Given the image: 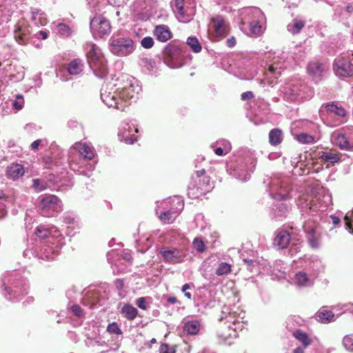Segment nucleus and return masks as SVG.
Listing matches in <instances>:
<instances>
[{"mask_svg":"<svg viewBox=\"0 0 353 353\" xmlns=\"http://www.w3.org/2000/svg\"><path fill=\"white\" fill-rule=\"evenodd\" d=\"M16 41L21 45L27 43L30 38V26L26 21H20L15 26L14 31Z\"/></svg>","mask_w":353,"mask_h":353,"instance_id":"nucleus-9","label":"nucleus"},{"mask_svg":"<svg viewBox=\"0 0 353 353\" xmlns=\"http://www.w3.org/2000/svg\"><path fill=\"white\" fill-rule=\"evenodd\" d=\"M153 35L161 42H166L172 37V33L165 25L157 26L153 30Z\"/></svg>","mask_w":353,"mask_h":353,"instance_id":"nucleus-12","label":"nucleus"},{"mask_svg":"<svg viewBox=\"0 0 353 353\" xmlns=\"http://www.w3.org/2000/svg\"><path fill=\"white\" fill-rule=\"evenodd\" d=\"M176 345L162 343L159 347V353H176Z\"/></svg>","mask_w":353,"mask_h":353,"instance_id":"nucleus-38","label":"nucleus"},{"mask_svg":"<svg viewBox=\"0 0 353 353\" xmlns=\"http://www.w3.org/2000/svg\"><path fill=\"white\" fill-rule=\"evenodd\" d=\"M34 234L40 240L43 241L46 240L50 236L51 231L49 229L46 228L44 226L40 225L36 228Z\"/></svg>","mask_w":353,"mask_h":353,"instance_id":"nucleus-27","label":"nucleus"},{"mask_svg":"<svg viewBox=\"0 0 353 353\" xmlns=\"http://www.w3.org/2000/svg\"><path fill=\"white\" fill-rule=\"evenodd\" d=\"M308 74L314 78H321L323 73L326 71L325 64L318 61H311L307 68Z\"/></svg>","mask_w":353,"mask_h":353,"instance_id":"nucleus-13","label":"nucleus"},{"mask_svg":"<svg viewBox=\"0 0 353 353\" xmlns=\"http://www.w3.org/2000/svg\"><path fill=\"white\" fill-rule=\"evenodd\" d=\"M39 10H32V19L33 21H36L37 19V16L39 13Z\"/></svg>","mask_w":353,"mask_h":353,"instance_id":"nucleus-60","label":"nucleus"},{"mask_svg":"<svg viewBox=\"0 0 353 353\" xmlns=\"http://www.w3.org/2000/svg\"><path fill=\"white\" fill-rule=\"evenodd\" d=\"M212 188L211 178L209 176H204L197 180L192 179V181L188 185V196L192 199H199L209 192Z\"/></svg>","mask_w":353,"mask_h":353,"instance_id":"nucleus-2","label":"nucleus"},{"mask_svg":"<svg viewBox=\"0 0 353 353\" xmlns=\"http://www.w3.org/2000/svg\"><path fill=\"white\" fill-rule=\"evenodd\" d=\"M163 54L167 59L172 61L180 54V48L174 43L170 42L164 48Z\"/></svg>","mask_w":353,"mask_h":353,"instance_id":"nucleus-17","label":"nucleus"},{"mask_svg":"<svg viewBox=\"0 0 353 353\" xmlns=\"http://www.w3.org/2000/svg\"><path fill=\"white\" fill-rule=\"evenodd\" d=\"M343 343L347 349L353 351V336H345L343 338Z\"/></svg>","mask_w":353,"mask_h":353,"instance_id":"nucleus-48","label":"nucleus"},{"mask_svg":"<svg viewBox=\"0 0 353 353\" xmlns=\"http://www.w3.org/2000/svg\"><path fill=\"white\" fill-rule=\"evenodd\" d=\"M250 33L255 36L259 37L263 33V28L261 25V21L259 19L253 20L250 23Z\"/></svg>","mask_w":353,"mask_h":353,"instance_id":"nucleus-25","label":"nucleus"},{"mask_svg":"<svg viewBox=\"0 0 353 353\" xmlns=\"http://www.w3.org/2000/svg\"><path fill=\"white\" fill-rule=\"evenodd\" d=\"M23 167L19 163H12L7 168L6 176L8 179L16 180L24 174Z\"/></svg>","mask_w":353,"mask_h":353,"instance_id":"nucleus-15","label":"nucleus"},{"mask_svg":"<svg viewBox=\"0 0 353 353\" xmlns=\"http://www.w3.org/2000/svg\"><path fill=\"white\" fill-rule=\"evenodd\" d=\"M193 246L199 252H203L205 250V245L200 238H195L193 241Z\"/></svg>","mask_w":353,"mask_h":353,"instance_id":"nucleus-39","label":"nucleus"},{"mask_svg":"<svg viewBox=\"0 0 353 353\" xmlns=\"http://www.w3.org/2000/svg\"><path fill=\"white\" fill-rule=\"evenodd\" d=\"M137 304L138 307L142 310H146L147 309V304L145 302V299L144 297H141L137 299Z\"/></svg>","mask_w":353,"mask_h":353,"instance_id":"nucleus-52","label":"nucleus"},{"mask_svg":"<svg viewBox=\"0 0 353 353\" xmlns=\"http://www.w3.org/2000/svg\"><path fill=\"white\" fill-rule=\"evenodd\" d=\"M334 141L336 145H338L341 149H348L349 148V141L347 138L341 134H337L334 137Z\"/></svg>","mask_w":353,"mask_h":353,"instance_id":"nucleus-29","label":"nucleus"},{"mask_svg":"<svg viewBox=\"0 0 353 353\" xmlns=\"http://www.w3.org/2000/svg\"><path fill=\"white\" fill-rule=\"evenodd\" d=\"M32 187L38 191H42L46 188V185L41 184V180L39 179H34L32 180Z\"/></svg>","mask_w":353,"mask_h":353,"instance_id":"nucleus-49","label":"nucleus"},{"mask_svg":"<svg viewBox=\"0 0 353 353\" xmlns=\"http://www.w3.org/2000/svg\"><path fill=\"white\" fill-rule=\"evenodd\" d=\"M187 44L194 52H199L201 50V46L196 37H188Z\"/></svg>","mask_w":353,"mask_h":353,"instance_id":"nucleus-31","label":"nucleus"},{"mask_svg":"<svg viewBox=\"0 0 353 353\" xmlns=\"http://www.w3.org/2000/svg\"><path fill=\"white\" fill-rule=\"evenodd\" d=\"M200 323L196 320L188 321L185 323L183 330L190 335H196L200 330Z\"/></svg>","mask_w":353,"mask_h":353,"instance_id":"nucleus-20","label":"nucleus"},{"mask_svg":"<svg viewBox=\"0 0 353 353\" xmlns=\"http://www.w3.org/2000/svg\"><path fill=\"white\" fill-rule=\"evenodd\" d=\"M319 234H317L314 229H312L309 232L308 243L313 248H316L319 245Z\"/></svg>","mask_w":353,"mask_h":353,"instance_id":"nucleus-28","label":"nucleus"},{"mask_svg":"<svg viewBox=\"0 0 353 353\" xmlns=\"http://www.w3.org/2000/svg\"><path fill=\"white\" fill-rule=\"evenodd\" d=\"M242 100H250L254 98V94L251 91H247L241 94Z\"/></svg>","mask_w":353,"mask_h":353,"instance_id":"nucleus-54","label":"nucleus"},{"mask_svg":"<svg viewBox=\"0 0 353 353\" xmlns=\"http://www.w3.org/2000/svg\"><path fill=\"white\" fill-rule=\"evenodd\" d=\"M71 310L74 314L77 316H81L83 314V310L81 307L78 305H74L71 307Z\"/></svg>","mask_w":353,"mask_h":353,"instance_id":"nucleus-51","label":"nucleus"},{"mask_svg":"<svg viewBox=\"0 0 353 353\" xmlns=\"http://www.w3.org/2000/svg\"><path fill=\"white\" fill-rule=\"evenodd\" d=\"M319 321L322 323H330L334 318V314L331 311L323 310L317 314Z\"/></svg>","mask_w":353,"mask_h":353,"instance_id":"nucleus-26","label":"nucleus"},{"mask_svg":"<svg viewBox=\"0 0 353 353\" xmlns=\"http://www.w3.org/2000/svg\"><path fill=\"white\" fill-rule=\"evenodd\" d=\"M61 200L54 194H45L41 199L39 207L43 216L50 217L56 211Z\"/></svg>","mask_w":353,"mask_h":353,"instance_id":"nucleus-5","label":"nucleus"},{"mask_svg":"<svg viewBox=\"0 0 353 353\" xmlns=\"http://www.w3.org/2000/svg\"><path fill=\"white\" fill-rule=\"evenodd\" d=\"M87 50L88 62L92 70L98 72L101 77L108 73L106 61L102 54L100 48L93 43H87L85 45Z\"/></svg>","mask_w":353,"mask_h":353,"instance_id":"nucleus-1","label":"nucleus"},{"mask_svg":"<svg viewBox=\"0 0 353 353\" xmlns=\"http://www.w3.org/2000/svg\"><path fill=\"white\" fill-rule=\"evenodd\" d=\"M305 23L304 21L294 19L293 20V32L299 33L300 30L305 26Z\"/></svg>","mask_w":353,"mask_h":353,"instance_id":"nucleus-41","label":"nucleus"},{"mask_svg":"<svg viewBox=\"0 0 353 353\" xmlns=\"http://www.w3.org/2000/svg\"><path fill=\"white\" fill-rule=\"evenodd\" d=\"M293 353H305L304 350L301 347H297L294 350Z\"/></svg>","mask_w":353,"mask_h":353,"instance_id":"nucleus-62","label":"nucleus"},{"mask_svg":"<svg viewBox=\"0 0 353 353\" xmlns=\"http://www.w3.org/2000/svg\"><path fill=\"white\" fill-rule=\"evenodd\" d=\"M42 162L47 169H52L54 167L58 165V161L56 159L50 156H44L42 157Z\"/></svg>","mask_w":353,"mask_h":353,"instance_id":"nucleus-32","label":"nucleus"},{"mask_svg":"<svg viewBox=\"0 0 353 353\" xmlns=\"http://www.w3.org/2000/svg\"><path fill=\"white\" fill-rule=\"evenodd\" d=\"M218 336L224 343L231 344L228 340L236 339L238 336V333L236 327H232L230 325L221 326L218 331Z\"/></svg>","mask_w":353,"mask_h":353,"instance_id":"nucleus-11","label":"nucleus"},{"mask_svg":"<svg viewBox=\"0 0 353 353\" xmlns=\"http://www.w3.org/2000/svg\"><path fill=\"white\" fill-rule=\"evenodd\" d=\"M190 284H189V283H185V284H184V285H183V287H182V291H183V292H186L188 289H190Z\"/></svg>","mask_w":353,"mask_h":353,"instance_id":"nucleus-63","label":"nucleus"},{"mask_svg":"<svg viewBox=\"0 0 353 353\" xmlns=\"http://www.w3.org/2000/svg\"><path fill=\"white\" fill-rule=\"evenodd\" d=\"M231 150V145L230 143L225 145L223 148H217L214 150V152L218 156H223L228 154Z\"/></svg>","mask_w":353,"mask_h":353,"instance_id":"nucleus-46","label":"nucleus"},{"mask_svg":"<svg viewBox=\"0 0 353 353\" xmlns=\"http://www.w3.org/2000/svg\"><path fill=\"white\" fill-rule=\"evenodd\" d=\"M292 336L301 342L303 346L305 348L311 345L312 340L310 339L308 334L301 330H296L292 333Z\"/></svg>","mask_w":353,"mask_h":353,"instance_id":"nucleus-21","label":"nucleus"},{"mask_svg":"<svg viewBox=\"0 0 353 353\" xmlns=\"http://www.w3.org/2000/svg\"><path fill=\"white\" fill-rule=\"evenodd\" d=\"M309 197L307 194L300 196L298 200V205L302 209H311V201L309 200Z\"/></svg>","mask_w":353,"mask_h":353,"instance_id":"nucleus-35","label":"nucleus"},{"mask_svg":"<svg viewBox=\"0 0 353 353\" xmlns=\"http://www.w3.org/2000/svg\"><path fill=\"white\" fill-rule=\"evenodd\" d=\"M39 36H41V39H47V38H48V33H47L46 31H43V30H40V31L39 32Z\"/></svg>","mask_w":353,"mask_h":353,"instance_id":"nucleus-59","label":"nucleus"},{"mask_svg":"<svg viewBox=\"0 0 353 353\" xmlns=\"http://www.w3.org/2000/svg\"><path fill=\"white\" fill-rule=\"evenodd\" d=\"M296 283L299 286H306L309 283V279L305 272H299L295 276Z\"/></svg>","mask_w":353,"mask_h":353,"instance_id":"nucleus-33","label":"nucleus"},{"mask_svg":"<svg viewBox=\"0 0 353 353\" xmlns=\"http://www.w3.org/2000/svg\"><path fill=\"white\" fill-rule=\"evenodd\" d=\"M173 213L171 211L163 212L160 214L159 219L163 222H170L172 220Z\"/></svg>","mask_w":353,"mask_h":353,"instance_id":"nucleus-47","label":"nucleus"},{"mask_svg":"<svg viewBox=\"0 0 353 353\" xmlns=\"http://www.w3.org/2000/svg\"><path fill=\"white\" fill-rule=\"evenodd\" d=\"M107 331L109 333L113 334H118L119 335V334H122V332H121L119 325L117 323H115V322L110 323L108 325Z\"/></svg>","mask_w":353,"mask_h":353,"instance_id":"nucleus-40","label":"nucleus"},{"mask_svg":"<svg viewBox=\"0 0 353 353\" xmlns=\"http://www.w3.org/2000/svg\"><path fill=\"white\" fill-rule=\"evenodd\" d=\"M154 44V40L151 37H145L141 41V46L145 49H150L152 48Z\"/></svg>","mask_w":353,"mask_h":353,"instance_id":"nucleus-42","label":"nucleus"},{"mask_svg":"<svg viewBox=\"0 0 353 353\" xmlns=\"http://www.w3.org/2000/svg\"><path fill=\"white\" fill-rule=\"evenodd\" d=\"M327 111L334 113L339 117H345L346 114L345 110L342 107H339L334 103L327 104L326 105Z\"/></svg>","mask_w":353,"mask_h":353,"instance_id":"nucleus-30","label":"nucleus"},{"mask_svg":"<svg viewBox=\"0 0 353 353\" xmlns=\"http://www.w3.org/2000/svg\"><path fill=\"white\" fill-rule=\"evenodd\" d=\"M210 23L216 37L222 39L226 37L230 32V24L221 15H216L210 19Z\"/></svg>","mask_w":353,"mask_h":353,"instance_id":"nucleus-7","label":"nucleus"},{"mask_svg":"<svg viewBox=\"0 0 353 353\" xmlns=\"http://www.w3.org/2000/svg\"><path fill=\"white\" fill-rule=\"evenodd\" d=\"M110 50L117 56L126 57L134 51V43L129 37L112 38L110 40Z\"/></svg>","mask_w":353,"mask_h":353,"instance_id":"nucleus-3","label":"nucleus"},{"mask_svg":"<svg viewBox=\"0 0 353 353\" xmlns=\"http://www.w3.org/2000/svg\"><path fill=\"white\" fill-rule=\"evenodd\" d=\"M345 225L347 228L353 233V211L348 212L345 216Z\"/></svg>","mask_w":353,"mask_h":353,"instance_id":"nucleus-44","label":"nucleus"},{"mask_svg":"<svg viewBox=\"0 0 353 353\" xmlns=\"http://www.w3.org/2000/svg\"><path fill=\"white\" fill-rule=\"evenodd\" d=\"M135 93L134 86L132 84L122 88L120 90L118 89L119 102L124 104V102L133 99L135 96Z\"/></svg>","mask_w":353,"mask_h":353,"instance_id":"nucleus-16","label":"nucleus"},{"mask_svg":"<svg viewBox=\"0 0 353 353\" xmlns=\"http://www.w3.org/2000/svg\"><path fill=\"white\" fill-rule=\"evenodd\" d=\"M283 140L282 131L278 128L272 129L269 133V142L272 145H277Z\"/></svg>","mask_w":353,"mask_h":353,"instance_id":"nucleus-22","label":"nucleus"},{"mask_svg":"<svg viewBox=\"0 0 353 353\" xmlns=\"http://www.w3.org/2000/svg\"><path fill=\"white\" fill-rule=\"evenodd\" d=\"M83 69V63L80 59H73L68 66V71L72 75H77L81 73Z\"/></svg>","mask_w":353,"mask_h":353,"instance_id":"nucleus-19","label":"nucleus"},{"mask_svg":"<svg viewBox=\"0 0 353 353\" xmlns=\"http://www.w3.org/2000/svg\"><path fill=\"white\" fill-rule=\"evenodd\" d=\"M195 174H196V179H201L202 177H203L204 176H206L205 174H206V172H205V169H201V170H196L195 172Z\"/></svg>","mask_w":353,"mask_h":353,"instance_id":"nucleus-56","label":"nucleus"},{"mask_svg":"<svg viewBox=\"0 0 353 353\" xmlns=\"http://www.w3.org/2000/svg\"><path fill=\"white\" fill-rule=\"evenodd\" d=\"M231 272V265L229 263L222 262L221 263L216 270V274L221 276L227 274Z\"/></svg>","mask_w":353,"mask_h":353,"instance_id":"nucleus-34","label":"nucleus"},{"mask_svg":"<svg viewBox=\"0 0 353 353\" xmlns=\"http://www.w3.org/2000/svg\"><path fill=\"white\" fill-rule=\"evenodd\" d=\"M57 30L61 35L65 37H68L72 34V30L70 27L65 23H59L57 25Z\"/></svg>","mask_w":353,"mask_h":353,"instance_id":"nucleus-36","label":"nucleus"},{"mask_svg":"<svg viewBox=\"0 0 353 353\" xmlns=\"http://www.w3.org/2000/svg\"><path fill=\"white\" fill-rule=\"evenodd\" d=\"M173 4L177 10L178 13L183 15L184 14V5L185 0H173Z\"/></svg>","mask_w":353,"mask_h":353,"instance_id":"nucleus-43","label":"nucleus"},{"mask_svg":"<svg viewBox=\"0 0 353 353\" xmlns=\"http://www.w3.org/2000/svg\"><path fill=\"white\" fill-rule=\"evenodd\" d=\"M17 99L13 102V107L17 110H21L23 107V97L21 94H18L16 97Z\"/></svg>","mask_w":353,"mask_h":353,"instance_id":"nucleus-45","label":"nucleus"},{"mask_svg":"<svg viewBox=\"0 0 353 353\" xmlns=\"http://www.w3.org/2000/svg\"><path fill=\"white\" fill-rule=\"evenodd\" d=\"M334 70L336 75L347 77L353 75V64L348 58L338 57L334 62Z\"/></svg>","mask_w":353,"mask_h":353,"instance_id":"nucleus-6","label":"nucleus"},{"mask_svg":"<svg viewBox=\"0 0 353 353\" xmlns=\"http://www.w3.org/2000/svg\"><path fill=\"white\" fill-rule=\"evenodd\" d=\"M332 219L334 224H338L340 222V219L337 216H332Z\"/></svg>","mask_w":353,"mask_h":353,"instance_id":"nucleus-64","label":"nucleus"},{"mask_svg":"<svg viewBox=\"0 0 353 353\" xmlns=\"http://www.w3.org/2000/svg\"><path fill=\"white\" fill-rule=\"evenodd\" d=\"M160 254L165 262L173 264L181 262L185 256L181 250L168 247H163L160 250Z\"/></svg>","mask_w":353,"mask_h":353,"instance_id":"nucleus-8","label":"nucleus"},{"mask_svg":"<svg viewBox=\"0 0 353 353\" xmlns=\"http://www.w3.org/2000/svg\"><path fill=\"white\" fill-rule=\"evenodd\" d=\"M226 43L229 48L234 47L236 43L235 37H231L230 38H228L226 41Z\"/></svg>","mask_w":353,"mask_h":353,"instance_id":"nucleus-55","label":"nucleus"},{"mask_svg":"<svg viewBox=\"0 0 353 353\" xmlns=\"http://www.w3.org/2000/svg\"><path fill=\"white\" fill-rule=\"evenodd\" d=\"M243 261L245 263V265H247L248 270L250 271H252V267L254 266V264H255L256 261L252 260V259H244L243 260Z\"/></svg>","mask_w":353,"mask_h":353,"instance_id":"nucleus-53","label":"nucleus"},{"mask_svg":"<svg viewBox=\"0 0 353 353\" xmlns=\"http://www.w3.org/2000/svg\"><path fill=\"white\" fill-rule=\"evenodd\" d=\"M101 98L103 103L108 107H112L117 110H123L126 105L119 102L118 88L114 89L112 86L109 87L106 85L101 89Z\"/></svg>","mask_w":353,"mask_h":353,"instance_id":"nucleus-4","label":"nucleus"},{"mask_svg":"<svg viewBox=\"0 0 353 353\" xmlns=\"http://www.w3.org/2000/svg\"><path fill=\"white\" fill-rule=\"evenodd\" d=\"M291 236L290 233L286 230H281L278 232L276 236L274 239V245L279 249L286 248L290 244Z\"/></svg>","mask_w":353,"mask_h":353,"instance_id":"nucleus-14","label":"nucleus"},{"mask_svg":"<svg viewBox=\"0 0 353 353\" xmlns=\"http://www.w3.org/2000/svg\"><path fill=\"white\" fill-rule=\"evenodd\" d=\"M121 314L128 320H134L137 314L138 310L136 307L130 304H125L121 309Z\"/></svg>","mask_w":353,"mask_h":353,"instance_id":"nucleus-23","label":"nucleus"},{"mask_svg":"<svg viewBox=\"0 0 353 353\" xmlns=\"http://www.w3.org/2000/svg\"><path fill=\"white\" fill-rule=\"evenodd\" d=\"M268 71L270 73L276 74H278V75H280L281 73V68H279L278 67V64H276V63L270 65L269 66V68H268Z\"/></svg>","mask_w":353,"mask_h":353,"instance_id":"nucleus-50","label":"nucleus"},{"mask_svg":"<svg viewBox=\"0 0 353 353\" xmlns=\"http://www.w3.org/2000/svg\"><path fill=\"white\" fill-rule=\"evenodd\" d=\"M91 29L101 34H109L111 31L110 23L102 16H95L90 21Z\"/></svg>","mask_w":353,"mask_h":353,"instance_id":"nucleus-10","label":"nucleus"},{"mask_svg":"<svg viewBox=\"0 0 353 353\" xmlns=\"http://www.w3.org/2000/svg\"><path fill=\"white\" fill-rule=\"evenodd\" d=\"M123 259H124L125 260L128 261H132V257L131 254H129V253H125V254H123Z\"/></svg>","mask_w":353,"mask_h":353,"instance_id":"nucleus-61","label":"nucleus"},{"mask_svg":"<svg viewBox=\"0 0 353 353\" xmlns=\"http://www.w3.org/2000/svg\"><path fill=\"white\" fill-rule=\"evenodd\" d=\"M296 139L302 143H311L314 141V137L307 133H301L296 135Z\"/></svg>","mask_w":353,"mask_h":353,"instance_id":"nucleus-37","label":"nucleus"},{"mask_svg":"<svg viewBox=\"0 0 353 353\" xmlns=\"http://www.w3.org/2000/svg\"><path fill=\"white\" fill-rule=\"evenodd\" d=\"M76 148L85 159L92 160L94 157L93 149L85 143H76Z\"/></svg>","mask_w":353,"mask_h":353,"instance_id":"nucleus-18","label":"nucleus"},{"mask_svg":"<svg viewBox=\"0 0 353 353\" xmlns=\"http://www.w3.org/2000/svg\"><path fill=\"white\" fill-rule=\"evenodd\" d=\"M167 301L171 304H174L177 302V299L175 296H169L167 299Z\"/></svg>","mask_w":353,"mask_h":353,"instance_id":"nucleus-58","label":"nucleus"},{"mask_svg":"<svg viewBox=\"0 0 353 353\" xmlns=\"http://www.w3.org/2000/svg\"><path fill=\"white\" fill-rule=\"evenodd\" d=\"M41 143V140L38 139L33 141L30 145L31 148L34 150H37Z\"/></svg>","mask_w":353,"mask_h":353,"instance_id":"nucleus-57","label":"nucleus"},{"mask_svg":"<svg viewBox=\"0 0 353 353\" xmlns=\"http://www.w3.org/2000/svg\"><path fill=\"white\" fill-rule=\"evenodd\" d=\"M319 159L324 162H329L331 163H334L340 161L339 155L331 151L325 152H323Z\"/></svg>","mask_w":353,"mask_h":353,"instance_id":"nucleus-24","label":"nucleus"}]
</instances>
